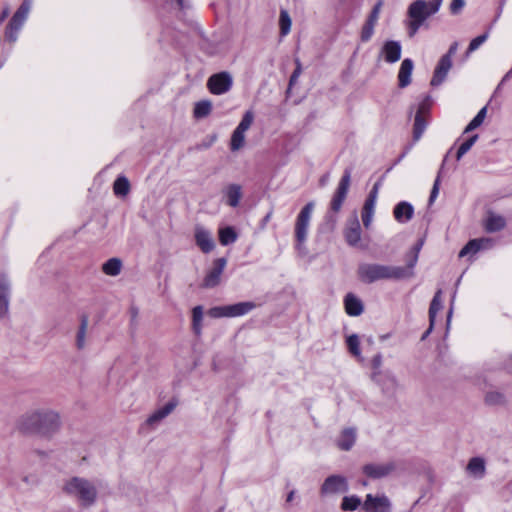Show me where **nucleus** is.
<instances>
[{"instance_id": "13", "label": "nucleus", "mask_w": 512, "mask_h": 512, "mask_svg": "<svg viewBox=\"0 0 512 512\" xmlns=\"http://www.w3.org/2000/svg\"><path fill=\"white\" fill-rule=\"evenodd\" d=\"M347 490L348 484L346 478L339 475L329 476L321 486L322 495L341 493Z\"/></svg>"}, {"instance_id": "59", "label": "nucleus", "mask_w": 512, "mask_h": 512, "mask_svg": "<svg viewBox=\"0 0 512 512\" xmlns=\"http://www.w3.org/2000/svg\"><path fill=\"white\" fill-rule=\"evenodd\" d=\"M422 245H423V241L420 240L419 242H417L411 249L412 253L416 254L419 256V252L422 248Z\"/></svg>"}, {"instance_id": "18", "label": "nucleus", "mask_w": 512, "mask_h": 512, "mask_svg": "<svg viewBox=\"0 0 512 512\" xmlns=\"http://www.w3.org/2000/svg\"><path fill=\"white\" fill-rule=\"evenodd\" d=\"M427 112L426 104L423 102L419 105L418 110L415 115L414 119V126H413V140L418 141L425 129H426V120H425V113Z\"/></svg>"}, {"instance_id": "20", "label": "nucleus", "mask_w": 512, "mask_h": 512, "mask_svg": "<svg viewBox=\"0 0 512 512\" xmlns=\"http://www.w3.org/2000/svg\"><path fill=\"white\" fill-rule=\"evenodd\" d=\"M10 284L4 274H0V318L5 317L9 312Z\"/></svg>"}, {"instance_id": "43", "label": "nucleus", "mask_w": 512, "mask_h": 512, "mask_svg": "<svg viewBox=\"0 0 512 512\" xmlns=\"http://www.w3.org/2000/svg\"><path fill=\"white\" fill-rule=\"evenodd\" d=\"M479 251V241L472 239L460 250L459 257L462 258L467 255H474Z\"/></svg>"}, {"instance_id": "61", "label": "nucleus", "mask_w": 512, "mask_h": 512, "mask_svg": "<svg viewBox=\"0 0 512 512\" xmlns=\"http://www.w3.org/2000/svg\"><path fill=\"white\" fill-rule=\"evenodd\" d=\"M9 15V8L5 7L0 15V23L3 22Z\"/></svg>"}, {"instance_id": "21", "label": "nucleus", "mask_w": 512, "mask_h": 512, "mask_svg": "<svg viewBox=\"0 0 512 512\" xmlns=\"http://www.w3.org/2000/svg\"><path fill=\"white\" fill-rule=\"evenodd\" d=\"M345 311L349 316H359L363 313L362 301L353 293H348L344 298Z\"/></svg>"}, {"instance_id": "46", "label": "nucleus", "mask_w": 512, "mask_h": 512, "mask_svg": "<svg viewBox=\"0 0 512 512\" xmlns=\"http://www.w3.org/2000/svg\"><path fill=\"white\" fill-rule=\"evenodd\" d=\"M374 28H375L374 26L367 24L365 22V24L362 27L361 35H360L362 42H368L372 38V36L374 34Z\"/></svg>"}, {"instance_id": "33", "label": "nucleus", "mask_w": 512, "mask_h": 512, "mask_svg": "<svg viewBox=\"0 0 512 512\" xmlns=\"http://www.w3.org/2000/svg\"><path fill=\"white\" fill-rule=\"evenodd\" d=\"M292 20L287 10L281 9L279 15V27L281 36H286L291 30Z\"/></svg>"}, {"instance_id": "39", "label": "nucleus", "mask_w": 512, "mask_h": 512, "mask_svg": "<svg viewBox=\"0 0 512 512\" xmlns=\"http://www.w3.org/2000/svg\"><path fill=\"white\" fill-rule=\"evenodd\" d=\"M346 344L349 352L357 357L360 358L361 352H360V340L357 334H352L347 337Z\"/></svg>"}, {"instance_id": "17", "label": "nucleus", "mask_w": 512, "mask_h": 512, "mask_svg": "<svg viewBox=\"0 0 512 512\" xmlns=\"http://www.w3.org/2000/svg\"><path fill=\"white\" fill-rule=\"evenodd\" d=\"M452 67V60L448 56H442L434 70L433 77L430 84L432 86H439L444 82L449 70Z\"/></svg>"}, {"instance_id": "4", "label": "nucleus", "mask_w": 512, "mask_h": 512, "mask_svg": "<svg viewBox=\"0 0 512 512\" xmlns=\"http://www.w3.org/2000/svg\"><path fill=\"white\" fill-rule=\"evenodd\" d=\"M314 207L315 203L313 201L308 202L296 217L294 225L295 249L302 255L306 254L305 242L308 237Z\"/></svg>"}, {"instance_id": "19", "label": "nucleus", "mask_w": 512, "mask_h": 512, "mask_svg": "<svg viewBox=\"0 0 512 512\" xmlns=\"http://www.w3.org/2000/svg\"><path fill=\"white\" fill-rule=\"evenodd\" d=\"M414 69V62L410 58H406L402 61L398 71V86L403 89L410 85L411 76Z\"/></svg>"}, {"instance_id": "60", "label": "nucleus", "mask_w": 512, "mask_h": 512, "mask_svg": "<svg viewBox=\"0 0 512 512\" xmlns=\"http://www.w3.org/2000/svg\"><path fill=\"white\" fill-rule=\"evenodd\" d=\"M486 114H487V106H484L483 108H481L479 110V112L477 113V117L480 118V120H482L484 122V119L486 117Z\"/></svg>"}, {"instance_id": "37", "label": "nucleus", "mask_w": 512, "mask_h": 512, "mask_svg": "<svg viewBox=\"0 0 512 512\" xmlns=\"http://www.w3.org/2000/svg\"><path fill=\"white\" fill-rule=\"evenodd\" d=\"M375 203L366 201L364 202L362 209V222L365 228H369L374 215Z\"/></svg>"}, {"instance_id": "53", "label": "nucleus", "mask_w": 512, "mask_h": 512, "mask_svg": "<svg viewBox=\"0 0 512 512\" xmlns=\"http://www.w3.org/2000/svg\"><path fill=\"white\" fill-rule=\"evenodd\" d=\"M379 186H380V184L378 182L374 184L373 188L369 192L368 197L366 198V201L373 202L376 204Z\"/></svg>"}, {"instance_id": "52", "label": "nucleus", "mask_w": 512, "mask_h": 512, "mask_svg": "<svg viewBox=\"0 0 512 512\" xmlns=\"http://www.w3.org/2000/svg\"><path fill=\"white\" fill-rule=\"evenodd\" d=\"M477 241H479L480 250L489 249L494 245V241L491 238H477Z\"/></svg>"}, {"instance_id": "5", "label": "nucleus", "mask_w": 512, "mask_h": 512, "mask_svg": "<svg viewBox=\"0 0 512 512\" xmlns=\"http://www.w3.org/2000/svg\"><path fill=\"white\" fill-rule=\"evenodd\" d=\"M58 418H24L21 429L29 435L48 437L59 429Z\"/></svg>"}, {"instance_id": "49", "label": "nucleus", "mask_w": 512, "mask_h": 512, "mask_svg": "<svg viewBox=\"0 0 512 512\" xmlns=\"http://www.w3.org/2000/svg\"><path fill=\"white\" fill-rule=\"evenodd\" d=\"M465 6V0H452L450 4V12L453 15L459 14Z\"/></svg>"}, {"instance_id": "44", "label": "nucleus", "mask_w": 512, "mask_h": 512, "mask_svg": "<svg viewBox=\"0 0 512 512\" xmlns=\"http://www.w3.org/2000/svg\"><path fill=\"white\" fill-rule=\"evenodd\" d=\"M253 120H254V115H253V113H252L251 111H247V112L243 115V117H242V119H241L240 123L238 124V126L236 127V129H237L238 131H241L242 133H244V134H245V132H246V131L250 128V126L252 125Z\"/></svg>"}, {"instance_id": "14", "label": "nucleus", "mask_w": 512, "mask_h": 512, "mask_svg": "<svg viewBox=\"0 0 512 512\" xmlns=\"http://www.w3.org/2000/svg\"><path fill=\"white\" fill-rule=\"evenodd\" d=\"M402 47L399 41L388 40L384 42L380 54L387 63H395L400 60Z\"/></svg>"}, {"instance_id": "54", "label": "nucleus", "mask_w": 512, "mask_h": 512, "mask_svg": "<svg viewBox=\"0 0 512 512\" xmlns=\"http://www.w3.org/2000/svg\"><path fill=\"white\" fill-rule=\"evenodd\" d=\"M439 184H440V179H439V177H437L433 184L431 193H430V197H429L430 204L434 202V200L436 199V197L439 193Z\"/></svg>"}, {"instance_id": "57", "label": "nucleus", "mask_w": 512, "mask_h": 512, "mask_svg": "<svg viewBox=\"0 0 512 512\" xmlns=\"http://www.w3.org/2000/svg\"><path fill=\"white\" fill-rule=\"evenodd\" d=\"M378 19H379L378 16L373 15V14L370 13L368 18H367V20H366V23L375 27L377 22H378Z\"/></svg>"}, {"instance_id": "63", "label": "nucleus", "mask_w": 512, "mask_h": 512, "mask_svg": "<svg viewBox=\"0 0 512 512\" xmlns=\"http://www.w3.org/2000/svg\"><path fill=\"white\" fill-rule=\"evenodd\" d=\"M294 494L295 492L294 491H291L288 496H287V502H291L294 498Z\"/></svg>"}, {"instance_id": "29", "label": "nucleus", "mask_w": 512, "mask_h": 512, "mask_svg": "<svg viewBox=\"0 0 512 512\" xmlns=\"http://www.w3.org/2000/svg\"><path fill=\"white\" fill-rule=\"evenodd\" d=\"M122 269V261L119 258H111L102 265V271L109 276H117Z\"/></svg>"}, {"instance_id": "7", "label": "nucleus", "mask_w": 512, "mask_h": 512, "mask_svg": "<svg viewBox=\"0 0 512 512\" xmlns=\"http://www.w3.org/2000/svg\"><path fill=\"white\" fill-rule=\"evenodd\" d=\"M31 3V0H23L7 24L4 35L5 39L10 43H15L17 41L19 32L28 18Z\"/></svg>"}, {"instance_id": "64", "label": "nucleus", "mask_w": 512, "mask_h": 512, "mask_svg": "<svg viewBox=\"0 0 512 512\" xmlns=\"http://www.w3.org/2000/svg\"><path fill=\"white\" fill-rule=\"evenodd\" d=\"M511 75H512V69L506 73V75L504 76L502 82H504L506 79H508Z\"/></svg>"}, {"instance_id": "27", "label": "nucleus", "mask_w": 512, "mask_h": 512, "mask_svg": "<svg viewBox=\"0 0 512 512\" xmlns=\"http://www.w3.org/2000/svg\"><path fill=\"white\" fill-rule=\"evenodd\" d=\"M418 257H419L418 255L412 253V251L410 250V252L407 254L406 266L405 267L396 266L397 269L404 271L403 276H401V280L408 279V278H411L414 276V267L417 264Z\"/></svg>"}, {"instance_id": "10", "label": "nucleus", "mask_w": 512, "mask_h": 512, "mask_svg": "<svg viewBox=\"0 0 512 512\" xmlns=\"http://www.w3.org/2000/svg\"><path fill=\"white\" fill-rule=\"evenodd\" d=\"M396 470V463L388 461L385 463H368L362 467L365 476L371 479H381L389 476Z\"/></svg>"}, {"instance_id": "51", "label": "nucleus", "mask_w": 512, "mask_h": 512, "mask_svg": "<svg viewBox=\"0 0 512 512\" xmlns=\"http://www.w3.org/2000/svg\"><path fill=\"white\" fill-rule=\"evenodd\" d=\"M483 123L482 120H480V118H478L477 116H475L471 121L470 123L466 126V128L464 129V133H469L473 130H475L476 128H478L479 126H481Z\"/></svg>"}, {"instance_id": "25", "label": "nucleus", "mask_w": 512, "mask_h": 512, "mask_svg": "<svg viewBox=\"0 0 512 512\" xmlns=\"http://www.w3.org/2000/svg\"><path fill=\"white\" fill-rule=\"evenodd\" d=\"M467 471L475 478H482L486 472L485 461L481 457H473L469 460Z\"/></svg>"}, {"instance_id": "3", "label": "nucleus", "mask_w": 512, "mask_h": 512, "mask_svg": "<svg viewBox=\"0 0 512 512\" xmlns=\"http://www.w3.org/2000/svg\"><path fill=\"white\" fill-rule=\"evenodd\" d=\"M63 490L71 497L76 498L82 506L92 505L97 496V491L94 485L88 480L80 477H73L68 480Z\"/></svg>"}, {"instance_id": "28", "label": "nucleus", "mask_w": 512, "mask_h": 512, "mask_svg": "<svg viewBox=\"0 0 512 512\" xmlns=\"http://www.w3.org/2000/svg\"><path fill=\"white\" fill-rule=\"evenodd\" d=\"M113 192L116 196L125 197L130 192V182L125 176H118L113 184Z\"/></svg>"}, {"instance_id": "34", "label": "nucleus", "mask_w": 512, "mask_h": 512, "mask_svg": "<svg viewBox=\"0 0 512 512\" xmlns=\"http://www.w3.org/2000/svg\"><path fill=\"white\" fill-rule=\"evenodd\" d=\"M237 239V234L233 227H225L219 230V241L223 246L234 243Z\"/></svg>"}, {"instance_id": "12", "label": "nucleus", "mask_w": 512, "mask_h": 512, "mask_svg": "<svg viewBox=\"0 0 512 512\" xmlns=\"http://www.w3.org/2000/svg\"><path fill=\"white\" fill-rule=\"evenodd\" d=\"M227 261L225 258H218L214 260L212 269L206 274L202 287L213 288L220 283L221 275L226 267Z\"/></svg>"}, {"instance_id": "35", "label": "nucleus", "mask_w": 512, "mask_h": 512, "mask_svg": "<svg viewBox=\"0 0 512 512\" xmlns=\"http://www.w3.org/2000/svg\"><path fill=\"white\" fill-rule=\"evenodd\" d=\"M203 307L195 306L192 310V328L195 334L199 335L202 330Z\"/></svg>"}, {"instance_id": "11", "label": "nucleus", "mask_w": 512, "mask_h": 512, "mask_svg": "<svg viewBox=\"0 0 512 512\" xmlns=\"http://www.w3.org/2000/svg\"><path fill=\"white\" fill-rule=\"evenodd\" d=\"M362 509L365 512H391V502L385 495L367 494Z\"/></svg>"}, {"instance_id": "45", "label": "nucleus", "mask_w": 512, "mask_h": 512, "mask_svg": "<svg viewBox=\"0 0 512 512\" xmlns=\"http://www.w3.org/2000/svg\"><path fill=\"white\" fill-rule=\"evenodd\" d=\"M487 38H488V34L485 33V34L479 35L476 38L472 39L468 46L467 54L472 53L475 50H477L487 40Z\"/></svg>"}, {"instance_id": "6", "label": "nucleus", "mask_w": 512, "mask_h": 512, "mask_svg": "<svg viewBox=\"0 0 512 512\" xmlns=\"http://www.w3.org/2000/svg\"><path fill=\"white\" fill-rule=\"evenodd\" d=\"M351 184V170L345 169L329 203V210L326 218L335 222V215L338 214L347 198Z\"/></svg>"}, {"instance_id": "24", "label": "nucleus", "mask_w": 512, "mask_h": 512, "mask_svg": "<svg viewBox=\"0 0 512 512\" xmlns=\"http://www.w3.org/2000/svg\"><path fill=\"white\" fill-rule=\"evenodd\" d=\"M356 441V431L353 428H346L342 431L339 439L337 441V445L341 450L348 451L350 450Z\"/></svg>"}, {"instance_id": "23", "label": "nucleus", "mask_w": 512, "mask_h": 512, "mask_svg": "<svg viewBox=\"0 0 512 512\" xmlns=\"http://www.w3.org/2000/svg\"><path fill=\"white\" fill-rule=\"evenodd\" d=\"M226 203L235 208L239 205L242 198V190L239 184H230L224 190Z\"/></svg>"}, {"instance_id": "55", "label": "nucleus", "mask_w": 512, "mask_h": 512, "mask_svg": "<svg viewBox=\"0 0 512 512\" xmlns=\"http://www.w3.org/2000/svg\"><path fill=\"white\" fill-rule=\"evenodd\" d=\"M457 48H458V44L457 42H454L453 44H451V46L449 47V50L446 54H444L443 56H448L449 57V60H452V56L456 53L457 51Z\"/></svg>"}, {"instance_id": "48", "label": "nucleus", "mask_w": 512, "mask_h": 512, "mask_svg": "<svg viewBox=\"0 0 512 512\" xmlns=\"http://www.w3.org/2000/svg\"><path fill=\"white\" fill-rule=\"evenodd\" d=\"M161 419L162 418H147V420L141 426L140 432L145 433L149 429H154L155 427L158 426Z\"/></svg>"}, {"instance_id": "32", "label": "nucleus", "mask_w": 512, "mask_h": 512, "mask_svg": "<svg viewBox=\"0 0 512 512\" xmlns=\"http://www.w3.org/2000/svg\"><path fill=\"white\" fill-rule=\"evenodd\" d=\"M212 111V104L209 100H202L195 104L193 115L197 119L208 116Z\"/></svg>"}, {"instance_id": "47", "label": "nucleus", "mask_w": 512, "mask_h": 512, "mask_svg": "<svg viewBox=\"0 0 512 512\" xmlns=\"http://www.w3.org/2000/svg\"><path fill=\"white\" fill-rule=\"evenodd\" d=\"M372 369H373V378H375L380 373V368L382 366V355L380 353L376 354L371 361Z\"/></svg>"}, {"instance_id": "42", "label": "nucleus", "mask_w": 512, "mask_h": 512, "mask_svg": "<svg viewBox=\"0 0 512 512\" xmlns=\"http://www.w3.org/2000/svg\"><path fill=\"white\" fill-rule=\"evenodd\" d=\"M177 405L178 400L176 398H172L165 405L156 410L151 416H168L174 411Z\"/></svg>"}, {"instance_id": "9", "label": "nucleus", "mask_w": 512, "mask_h": 512, "mask_svg": "<svg viewBox=\"0 0 512 512\" xmlns=\"http://www.w3.org/2000/svg\"><path fill=\"white\" fill-rule=\"evenodd\" d=\"M233 84L232 76L228 72H220L211 75L207 80V87L214 95L228 92Z\"/></svg>"}, {"instance_id": "22", "label": "nucleus", "mask_w": 512, "mask_h": 512, "mask_svg": "<svg viewBox=\"0 0 512 512\" xmlns=\"http://www.w3.org/2000/svg\"><path fill=\"white\" fill-rule=\"evenodd\" d=\"M413 214H414L413 206L406 201L399 202L395 206L394 211H393L394 218L400 223H406L409 220H411L413 217Z\"/></svg>"}, {"instance_id": "1", "label": "nucleus", "mask_w": 512, "mask_h": 512, "mask_svg": "<svg viewBox=\"0 0 512 512\" xmlns=\"http://www.w3.org/2000/svg\"><path fill=\"white\" fill-rule=\"evenodd\" d=\"M443 0H415L413 1L407 10L408 15V34L413 37L425 21L432 15L436 14Z\"/></svg>"}, {"instance_id": "16", "label": "nucleus", "mask_w": 512, "mask_h": 512, "mask_svg": "<svg viewBox=\"0 0 512 512\" xmlns=\"http://www.w3.org/2000/svg\"><path fill=\"white\" fill-rule=\"evenodd\" d=\"M344 237L350 246H357L361 240V226L357 215H354L344 229Z\"/></svg>"}, {"instance_id": "36", "label": "nucleus", "mask_w": 512, "mask_h": 512, "mask_svg": "<svg viewBox=\"0 0 512 512\" xmlns=\"http://www.w3.org/2000/svg\"><path fill=\"white\" fill-rule=\"evenodd\" d=\"M360 506H363L361 499L358 496H345L342 499L341 509L343 511H355Z\"/></svg>"}, {"instance_id": "15", "label": "nucleus", "mask_w": 512, "mask_h": 512, "mask_svg": "<svg viewBox=\"0 0 512 512\" xmlns=\"http://www.w3.org/2000/svg\"><path fill=\"white\" fill-rule=\"evenodd\" d=\"M195 242L203 253H209L215 247L211 233L202 226L195 227Z\"/></svg>"}, {"instance_id": "56", "label": "nucleus", "mask_w": 512, "mask_h": 512, "mask_svg": "<svg viewBox=\"0 0 512 512\" xmlns=\"http://www.w3.org/2000/svg\"><path fill=\"white\" fill-rule=\"evenodd\" d=\"M382 6H383V1H382V0H379V1L374 5V7H373V9L371 10V12H370V13L379 17Z\"/></svg>"}, {"instance_id": "31", "label": "nucleus", "mask_w": 512, "mask_h": 512, "mask_svg": "<svg viewBox=\"0 0 512 512\" xmlns=\"http://www.w3.org/2000/svg\"><path fill=\"white\" fill-rule=\"evenodd\" d=\"M441 294H442V291L439 289L432 301H431V304H430V307H429V320H430V327L433 326L434 324V321H435V318H436V315L437 313L441 310L442 308V303H441Z\"/></svg>"}, {"instance_id": "58", "label": "nucleus", "mask_w": 512, "mask_h": 512, "mask_svg": "<svg viewBox=\"0 0 512 512\" xmlns=\"http://www.w3.org/2000/svg\"><path fill=\"white\" fill-rule=\"evenodd\" d=\"M378 19H379L378 16L373 15V14L370 13L368 18H367V20H366V23L375 27L377 22H378Z\"/></svg>"}, {"instance_id": "41", "label": "nucleus", "mask_w": 512, "mask_h": 512, "mask_svg": "<svg viewBox=\"0 0 512 512\" xmlns=\"http://www.w3.org/2000/svg\"><path fill=\"white\" fill-rule=\"evenodd\" d=\"M245 134L235 129L231 136L230 149L232 151H238L244 146Z\"/></svg>"}, {"instance_id": "26", "label": "nucleus", "mask_w": 512, "mask_h": 512, "mask_svg": "<svg viewBox=\"0 0 512 512\" xmlns=\"http://www.w3.org/2000/svg\"><path fill=\"white\" fill-rule=\"evenodd\" d=\"M506 225L505 219L493 213H490L485 220L484 228L487 232H497L502 230Z\"/></svg>"}, {"instance_id": "38", "label": "nucleus", "mask_w": 512, "mask_h": 512, "mask_svg": "<svg viewBox=\"0 0 512 512\" xmlns=\"http://www.w3.org/2000/svg\"><path fill=\"white\" fill-rule=\"evenodd\" d=\"M485 402L492 406H502L506 404L505 395L498 391L488 392L485 396Z\"/></svg>"}, {"instance_id": "50", "label": "nucleus", "mask_w": 512, "mask_h": 512, "mask_svg": "<svg viewBox=\"0 0 512 512\" xmlns=\"http://www.w3.org/2000/svg\"><path fill=\"white\" fill-rule=\"evenodd\" d=\"M295 62H296V68L293 71V73L291 74L290 79H289V85L290 86H292V85H294L296 83L297 79L299 78V76H300V74L302 72L300 61L297 59Z\"/></svg>"}, {"instance_id": "30", "label": "nucleus", "mask_w": 512, "mask_h": 512, "mask_svg": "<svg viewBox=\"0 0 512 512\" xmlns=\"http://www.w3.org/2000/svg\"><path fill=\"white\" fill-rule=\"evenodd\" d=\"M88 317L86 315H82L80 319V326L76 336V346L78 349H83L85 347V338L86 332L88 328Z\"/></svg>"}, {"instance_id": "2", "label": "nucleus", "mask_w": 512, "mask_h": 512, "mask_svg": "<svg viewBox=\"0 0 512 512\" xmlns=\"http://www.w3.org/2000/svg\"><path fill=\"white\" fill-rule=\"evenodd\" d=\"M403 270L396 266L377 263H362L358 266L357 276L365 284H371L380 280H401Z\"/></svg>"}, {"instance_id": "40", "label": "nucleus", "mask_w": 512, "mask_h": 512, "mask_svg": "<svg viewBox=\"0 0 512 512\" xmlns=\"http://www.w3.org/2000/svg\"><path fill=\"white\" fill-rule=\"evenodd\" d=\"M478 140V135H472L467 140H465L458 148L456 153V159L459 161L475 144V142Z\"/></svg>"}, {"instance_id": "62", "label": "nucleus", "mask_w": 512, "mask_h": 512, "mask_svg": "<svg viewBox=\"0 0 512 512\" xmlns=\"http://www.w3.org/2000/svg\"><path fill=\"white\" fill-rule=\"evenodd\" d=\"M272 214H273V211H272V210H270V211L266 214V216L263 218V223H264V224H266V223L271 219Z\"/></svg>"}, {"instance_id": "8", "label": "nucleus", "mask_w": 512, "mask_h": 512, "mask_svg": "<svg viewBox=\"0 0 512 512\" xmlns=\"http://www.w3.org/2000/svg\"><path fill=\"white\" fill-rule=\"evenodd\" d=\"M255 307V303L250 301L239 302L232 305L215 306L208 310V315L212 318L239 317L249 313Z\"/></svg>"}]
</instances>
